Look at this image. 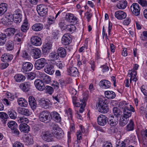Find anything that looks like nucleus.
Instances as JSON below:
<instances>
[{"mask_svg":"<svg viewBox=\"0 0 147 147\" xmlns=\"http://www.w3.org/2000/svg\"><path fill=\"white\" fill-rule=\"evenodd\" d=\"M66 28L68 31L71 32H74L76 29L75 26L73 24L68 25L67 26Z\"/></svg>","mask_w":147,"mask_h":147,"instance_id":"54","label":"nucleus"},{"mask_svg":"<svg viewBox=\"0 0 147 147\" xmlns=\"http://www.w3.org/2000/svg\"><path fill=\"white\" fill-rule=\"evenodd\" d=\"M127 2L125 0L119 1L117 4V7L118 9H125L127 5Z\"/></svg>","mask_w":147,"mask_h":147,"instance_id":"31","label":"nucleus"},{"mask_svg":"<svg viewBox=\"0 0 147 147\" xmlns=\"http://www.w3.org/2000/svg\"><path fill=\"white\" fill-rule=\"evenodd\" d=\"M44 71L47 74L50 75H53L55 72L54 66L52 64H47L44 69Z\"/></svg>","mask_w":147,"mask_h":147,"instance_id":"18","label":"nucleus"},{"mask_svg":"<svg viewBox=\"0 0 147 147\" xmlns=\"http://www.w3.org/2000/svg\"><path fill=\"white\" fill-rule=\"evenodd\" d=\"M51 133L54 136L59 140L63 138L64 136V132L63 130L56 124H54L53 126Z\"/></svg>","mask_w":147,"mask_h":147,"instance_id":"2","label":"nucleus"},{"mask_svg":"<svg viewBox=\"0 0 147 147\" xmlns=\"http://www.w3.org/2000/svg\"><path fill=\"white\" fill-rule=\"evenodd\" d=\"M5 16L9 21V22H12L13 21H14V15L9 13H6Z\"/></svg>","mask_w":147,"mask_h":147,"instance_id":"52","label":"nucleus"},{"mask_svg":"<svg viewBox=\"0 0 147 147\" xmlns=\"http://www.w3.org/2000/svg\"><path fill=\"white\" fill-rule=\"evenodd\" d=\"M34 84L36 88L39 91H42L45 89V86L41 79H37L36 80Z\"/></svg>","mask_w":147,"mask_h":147,"instance_id":"11","label":"nucleus"},{"mask_svg":"<svg viewBox=\"0 0 147 147\" xmlns=\"http://www.w3.org/2000/svg\"><path fill=\"white\" fill-rule=\"evenodd\" d=\"M57 51L59 57L64 58L67 55L66 50L64 48L62 47H59Z\"/></svg>","mask_w":147,"mask_h":147,"instance_id":"23","label":"nucleus"},{"mask_svg":"<svg viewBox=\"0 0 147 147\" xmlns=\"http://www.w3.org/2000/svg\"><path fill=\"white\" fill-rule=\"evenodd\" d=\"M5 32L6 36H12L15 33V30L13 28H8L5 30Z\"/></svg>","mask_w":147,"mask_h":147,"instance_id":"42","label":"nucleus"},{"mask_svg":"<svg viewBox=\"0 0 147 147\" xmlns=\"http://www.w3.org/2000/svg\"><path fill=\"white\" fill-rule=\"evenodd\" d=\"M106 97L109 99H112L115 98L116 96L114 92L112 91H106L105 92Z\"/></svg>","mask_w":147,"mask_h":147,"instance_id":"37","label":"nucleus"},{"mask_svg":"<svg viewBox=\"0 0 147 147\" xmlns=\"http://www.w3.org/2000/svg\"><path fill=\"white\" fill-rule=\"evenodd\" d=\"M13 58V56L12 55L5 54L2 56L1 59L3 62H9Z\"/></svg>","mask_w":147,"mask_h":147,"instance_id":"33","label":"nucleus"},{"mask_svg":"<svg viewBox=\"0 0 147 147\" xmlns=\"http://www.w3.org/2000/svg\"><path fill=\"white\" fill-rule=\"evenodd\" d=\"M70 35L69 34H64L62 37L61 41L64 45H68L71 42V38L70 37Z\"/></svg>","mask_w":147,"mask_h":147,"instance_id":"14","label":"nucleus"},{"mask_svg":"<svg viewBox=\"0 0 147 147\" xmlns=\"http://www.w3.org/2000/svg\"><path fill=\"white\" fill-rule=\"evenodd\" d=\"M102 69V71L103 73L109 70L108 67L105 65H103L100 67Z\"/></svg>","mask_w":147,"mask_h":147,"instance_id":"63","label":"nucleus"},{"mask_svg":"<svg viewBox=\"0 0 147 147\" xmlns=\"http://www.w3.org/2000/svg\"><path fill=\"white\" fill-rule=\"evenodd\" d=\"M110 82L107 80H102L100 82V86L103 89H107L111 87Z\"/></svg>","mask_w":147,"mask_h":147,"instance_id":"26","label":"nucleus"},{"mask_svg":"<svg viewBox=\"0 0 147 147\" xmlns=\"http://www.w3.org/2000/svg\"><path fill=\"white\" fill-rule=\"evenodd\" d=\"M129 121V118L125 116H121L119 121V125L123 127L125 126L127 123Z\"/></svg>","mask_w":147,"mask_h":147,"instance_id":"35","label":"nucleus"},{"mask_svg":"<svg viewBox=\"0 0 147 147\" xmlns=\"http://www.w3.org/2000/svg\"><path fill=\"white\" fill-rule=\"evenodd\" d=\"M9 22V21L8 20L6 17L5 16H3V18L1 19L0 21V24L2 23V24L4 25H7Z\"/></svg>","mask_w":147,"mask_h":147,"instance_id":"58","label":"nucleus"},{"mask_svg":"<svg viewBox=\"0 0 147 147\" xmlns=\"http://www.w3.org/2000/svg\"><path fill=\"white\" fill-rule=\"evenodd\" d=\"M115 17L119 20H122L125 18L126 17V13L122 11H117L115 13Z\"/></svg>","mask_w":147,"mask_h":147,"instance_id":"24","label":"nucleus"},{"mask_svg":"<svg viewBox=\"0 0 147 147\" xmlns=\"http://www.w3.org/2000/svg\"><path fill=\"white\" fill-rule=\"evenodd\" d=\"M14 78L15 81L18 83L23 82L26 78L24 76L20 74H16Z\"/></svg>","mask_w":147,"mask_h":147,"instance_id":"25","label":"nucleus"},{"mask_svg":"<svg viewBox=\"0 0 147 147\" xmlns=\"http://www.w3.org/2000/svg\"><path fill=\"white\" fill-rule=\"evenodd\" d=\"M52 46V45L49 43H46L43 46L42 49V51L46 53L48 52L49 50L51 49Z\"/></svg>","mask_w":147,"mask_h":147,"instance_id":"47","label":"nucleus"},{"mask_svg":"<svg viewBox=\"0 0 147 147\" xmlns=\"http://www.w3.org/2000/svg\"><path fill=\"white\" fill-rule=\"evenodd\" d=\"M33 67V65L30 62H24L22 65V71L23 72L26 73L30 71L32 69Z\"/></svg>","mask_w":147,"mask_h":147,"instance_id":"10","label":"nucleus"},{"mask_svg":"<svg viewBox=\"0 0 147 147\" xmlns=\"http://www.w3.org/2000/svg\"><path fill=\"white\" fill-rule=\"evenodd\" d=\"M7 97L10 100L12 101L14 99V96L11 93L9 92L6 95Z\"/></svg>","mask_w":147,"mask_h":147,"instance_id":"64","label":"nucleus"},{"mask_svg":"<svg viewBox=\"0 0 147 147\" xmlns=\"http://www.w3.org/2000/svg\"><path fill=\"white\" fill-rule=\"evenodd\" d=\"M139 111L141 114L143 115L145 114H146L147 113V109L146 108H145L143 107H141L139 110Z\"/></svg>","mask_w":147,"mask_h":147,"instance_id":"62","label":"nucleus"},{"mask_svg":"<svg viewBox=\"0 0 147 147\" xmlns=\"http://www.w3.org/2000/svg\"><path fill=\"white\" fill-rule=\"evenodd\" d=\"M118 119L117 117H111L107 120L108 124L111 126H115L118 123Z\"/></svg>","mask_w":147,"mask_h":147,"instance_id":"30","label":"nucleus"},{"mask_svg":"<svg viewBox=\"0 0 147 147\" xmlns=\"http://www.w3.org/2000/svg\"><path fill=\"white\" fill-rule=\"evenodd\" d=\"M19 105L22 107H26L28 105V102L24 98H21L18 100Z\"/></svg>","mask_w":147,"mask_h":147,"instance_id":"40","label":"nucleus"},{"mask_svg":"<svg viewBox=\"0 0 147 147\" xmlns=\"http://www.w3.org/2000/svg\"><path fill=\"white\" fill-rule=\"evenodd\" d=\"M107 100L100 98L96 104V108L98 111L102 113H107L109 110V107L106 103Z\"/></svg>","mask_w":147,"mask_h":147,"instance_id":"1","label":"nucleus"},{"mask_svg":"<svg viewBox=\"0 0 147 147\" xmlns=\"http://www.w3.org/2000/svg\"><path fill=\"white\" fill-rule=\"evenodd\" d=\"M65 18L67 21L70 22H74L77 20L76 17L74 16L72 14L70 13H68L66 15Z\"/></svg>","mask_w":147,"mask_h":147,"instance_id":"36","label":"nucleus"},{"mask_svg":"<svg viewBox=\"0 0 147 147\" xmlns=\"http://www.w3.org/2000/svg\"><path fill=\"white\" fill-rule=\"evenodd\" d=\"M7 49L8 51L12 50L14 48V45L13 42L11 41H8L6 44Z\"/></svg>","mask_w":147,"mask_h":147,"instance_id":"44","label":"nucleus"},{"mask_svg":"<svg viewBox=\"0 0 147 147\" xmlns=\"http://www.w3.org/2000/svg\"><path fill=\"white\" fill-rule=\"evenodd\" d=\"M39 105L45 109L49 108L51 105V102L48 99L42 98L39 101Z\"/></svg>","mask_w":147,"mask_h":147,"instance_id":"20","label":"nucleus"},{"mask_svg":"<svg viewBox=\"0 0 147 147\" xmlns=\"http://www.w3.org/2000/svg\"><path fill=\"white\" fill-rule=\"evenodd\" d=\"M18 113L23 115L29 116L32 114V112L30 109L19 107L18 108Z\"/></svg>","mask_w":147,"mask_h":147,"instance_id":"15","label":"nucleus"},{"mask_svg":"<svg viewBox=\"0 0 147 147\" xmlns=\"http://www.w3.org/2000/svg\"><path fill=\"white\" fill-rule=\"evenodd\" d=\"M49 58L51 60L54 61L58 59L59 57L57 53L54 52L50 54Z\"/></svg>","mask_w":147,"mask_h":147,"instance_id":"49","label":"nucleus"},{"mask_svg":"<svg viewBox=\"0 0 147 147\" xmlns=\"http://www.w3.org/2000/svg\"><path fill=\"white\" fill-rule=\"evenodd\" d=\"M42 139L45 141L49 142L52 141L53 138L51 135L48 132L44 131L41 134Z\"/></svg>","mask_w":147,"mask_h":147,"instance_id":"19","label":"nucleus"},{"mask_svg":"<svg viewBox=\"0 0 147 147\" xmlns=\"http://www.w3.org/2000/svg\"><path fill=\"white\" fill-rule=\"evenodd\" d=\"M77 140L75 142V143L76 144H80L81 142V140L82 139V135L80 130L78 131L76 133Z\"/></svg>","mask_w":147,"mask_h":147,"instance_id":"45","label":"nucleus"},{"mask_svg":"<svg viewBox=\"0 0 147 147\" xmlns=\"http://www.w3.org/2000/svg\"><path fill=\"white\" fill-rule=\"evenodd\" d=\"M33 56L34 59H37L40 58L41 55V50L38 48H35L32 50Z\"/></svg>","mask_w":147,"mask_h":147,"instance_id":"27","label":"nucleus"},{"mask_svg":"<svg viewBox=\"0 0 147 147\" xmlns=\"http://www.w3.org/2000/svg\"><path fill=\"white\" fill-rule=\"evenodd\" d=\"M113 112L115 115L116 116L115 117H117L121 115L122 113L119 109L117 107H114L113 109Z\"/></svg>","mask_w":147,"mask_h":147,"instance_id":"48","label":"nucleus"},{"mask_svg":"<svg viewBox=\"0 0 147 147\" xmlns=\"http://www.w3.org/2000/svg\"><path fill=\"white\" fill-rule=\"evenodd\" d=\"M129 106L130 109L129 107H128L125 108V109H123V116L128 118L131 116V112H134L135 111V109L131 105H130Z\"/></svg>","mask_w":147,"mask_h":147,"instance_id":"17","label":"nucleus"},{"mask_svg":"<svg viewBox=\"0 0 147 147\" xmlns=\"http://www.w3.org/2000/svg\"><path fill=\"white\" fill-rule=\"evenodd\" d=\"M142 33L143 34L140 36V38L143 41H147V31H144Z\"/></svg>","mask_w":147,"mask_h":147,"instance_id":"55","label":"nucleus"},{"mask_svg":"<svg viewBox=\"0 0 147 147\" xmlns=\"http://www.w3.org/2000/svg\"><path fill=\"white\" fill-rule=\"evenodd\" d=\"M31 84L29 82H26L20 84L19 86V88L24 92H26L30 90Z\"/></svg>","mask_w":147,"mask_h":147,"instance_id":"8","label":"nucleus"},{"mask_svg":"<svg viewBox=\"0 0 147 147\" xmlns=\"http://www.w3.org/2000/svg\"><path fill=\"white\" fill-rule=\"evenodd\" d=\"M21 56L22 57L25 59H29L30 57V55L28 54L26 51L25 50L22 51Z\"/></svg>","mask_w":147,"mask_h":147,"instance_id":"56","label":"nucleus"},{"mask_svg":"<svg viewBox=\"0 0 147 147\" xmlns=\"http://www.w3.org/2000/svg\"><path fill=\"white\" fill-rule=\"evenodd\" d=\"M7 114L11 119H15L17 117V113L12 109H9L8 110Z\"/></svg>","mask_w":147,"mask_h":147,"instance_id":"39","label":"nucleus"},{"mask_svg":"<svg viewBox=\"0 0 147 147\" xmlns=\"http://www.w3.org/2000/svg\"><path fill=\"white\" fill-rule=\"evenodd\" d=\"M31 44L35 46H40L42 44V41L40 38L38 36H33L30 38Z\"/></svg>","mask_w":147,"mask_h":147,"instance_id":"12","label":"nucleus"},{"mask_svg":"<svg viewBox=\"0 0 147 147\" xmlns=\"http://www.w3.org/2000/svg\"><path fill=\"white\" fill-rule=\"evenodd\" d=\"M19 128L21 132L24 133L28 132L30 131V127L26 123H22L20 124L19 126Z\"/></svg>","mask_w":147,"mask_h":147,"instance_id":"29","label":"nucleus"},{"mask_svg":"<svg viewBox=\"0 0 147 147\" xmlns=\"http://www.w3.org/2000/svg\"><path fill=\"white\" fill-rule=\"evenodd\" d=\"M6 35L5 34L1 33L0 34V45H4L6 40Z\"/></svg>","mask_w":147,"mask_h":147,"instance_id":"43","label":"nucleus"},{"mask_svg":"<svg viewBox=\"0 0 147 147\" xmlns=\"http://www.w3.org/2000/svg\"><path fill=\"white\" fill-rule=\"evenodd\" d=\"M67 71L68 75L74 77L77 76L78 74L77 68L73 66L69 67L67 69Z\"/></svg>","mask_w":147,"mask_h":147,"instance_id":"13","label":"nucleus"},{"mask_svg":"<svg viewBox=\"0 0 147 147\" xmlns=\"http://www.w3.org/2000/svg\"><path fill=\"white\" fill-rule=\"evenodd\" d=\"M126 144L123 141L120 142V141L117 142L116 147H125Z\"/></svg>","mask_w":147,"mask_h":147,"instance_id":"61","label":"nucleus"},{"mask_svg":"<svg viewBox=\"0 0 147 147\" xmlns=\"http://www.w3.org/2000/svg\"><path fill=\"white\" fill-rule=\"evenodd\" d=\"M36 10L39 14L41 16L46 15L48 11L47 7L44 5H41L37 6Z\"/></svg>","mask_w":147,"mask_h":147,"instance_id":"6","label":"nucleus"},{"mask_svg":"<svg viewBox=\"0 0 147 147\" xmlns=\"http://www.w3.org/2000/svg\"><path fill=\"white\" fill-rule=\"evenodd\" d=\"M27 76V79L32 80L36 77V74L33 72H30L28 74Z\"/></svg>","mask_w":147,"mask_h":147,"instance_id":"57","label":"nucleus"},{"mask_svg":"<svg viewBox=\"0 0 147 147\" xmlns=\"http://www.w3.org/2000/svg\"><path fill=\"white\" fill-rule=\"evenodd\" d=\"M14 22L16 23H20L22 20V14L21 11L17 9L13 13Z\"/></svg>","mask_w":147,"mask_h":147,"instance_id":"5","label":"nucleus"},{"mask_svg":"<svg viewBox=\"0 0 147 147\" xmlns=\"http://www.w3.org/2000/svg\"><path fill=\"white\" fill-rule=\"evenodd\" d=\"M88 99V97L87 96L83 97V98L80 99V102H81V106L80 108L79 112L82 113L84 110V108L86 105V102Z\"/></svg>","mask_w":147,"mask_h":147,"instance_id":"28","label":"nucleus"},{"mask_svg":"<svg viewBox=\"0 0 147 147\" xmlns=\"http://www.w3.org/2000/svg\"><path fill=\"white\" fill-rule=\"evenodd\" d=\"M40 78L43 83L48 84L51 82V77L44 73L40 74Z\"/></svg>","mask_w":147,"mask_h":147,"instance_id":"22","label":"nucleus"},{"mask_svg":"<svg viewBox=\"0 0 147 147\" xmlns=\"http://www.w3.org/2000/svg\"><path fill=\"white\" fill-rule=\"evenodd\" d=\"M134 123L132 120H130L129 123L126 127V130L128 131H133L134 129Z\"/></svg>","mask_w":147,"mask_h":147,"instance_id":"41","label":"nucleus"},{"mask_svg":"<svg viewBox=\"0 0 147 147\" xmlns=\"http://www.w3.org/2000/svg\"><path fill=\"white\" fill-rule=\"evenodd\" d=\"M128 105V104L125 101H123L119 103V107L120 108L122 109L123 110L125 109V108L128 107L127 106Z\"/></svg>","mask_w":147,"mask_h":147,"instance_id":"50","label":"nucleus"},{"mask_svg":"<svg viewBox=\"0 0 147 147\" xmlns=\"http://www.w3.org/2000/svg\"><path fill=\"white\" fill-rule=\"evenodd\" d=\"M107 118L105 115L101 114L97 118V121L99 125L101 126H104L107 123Z\"/></svg>","mask_w":147,"mask_h":147,"instance_id":"7","label":"nucleus"},{"mask_svg":"<svg viewBox=\"0 0 147 147\" xmlns=\"http://www.w3.org/2000/svg\"><path fill=\"white\" fill-rule=\"evenodd\" d=\"M29 28V26L22 25L21 26V30L23 32L26 33Z\"/></svg>","mask_w":147,"mask_h":147,"instance_id":"59","label":"nucleus"},{"mask_svg":"<svg viewBox=\"0 0 147 147\" xmlns=\"http://www.w3.org/2000/svg\"><path fill=\"white\" fill-rule=\"evenodd\" d=\"M47 63V60L45 58H42L35 61L34 66L37 69L40 70L44 67Z\"/></svg>","mask_w":147,"mask_h":147,"instance_id":"4","label":"nucleus"},{"mask_svg":"<svg viewBox=\"0 0 147 147\" xmlns=\"http://www.w3.org/2000/svg\"><path fill=\"white\" fill-rule=\"evenodd\" d=\"M7 5L5 3H2L0 4V16L5 13L7 11Z\"/></svg>","mask_w":147,"mask_h":147,"instance_id":"34","label":"nucleus"},{"mask_svg":"<svg viewBox=\"0 0 147 147\" xmlns=\"http://www.w3.org/2000/svg\"><path fill=\"white\" fill-rule=\"evenodd\" d=\"M51 119H52L57 123H60L61 121V118L59 114L56 111H53L51 113Z\"/></svg>","mask_w":147,"mask_h":147,"instance_id":"16","label":"nucleus"},{"mask_svg":"<svg viewBox=\"0 0 147 147\" xmlns=\"http://www.w3.org/2000/svg\"><path fill=\"white\" fill-rule=\"evenodd\" d=\"M24 140L27 145L32 144L33 142V140L31 137H26L25 138Z\"/></svg>","mask_w":147,"mask_h":147,"instance_id":"53","label":"nucleus"},{"mask_svg":"<svg viewBox=\"0 0 147 147\" xmlns=\"http://www.w3.org/2000/svg\"><path fill=\"white\" fill-rule=\"evenodd\" d=\"M28 102L31 109L33 111L35 110L37 107V105L34 97L33 96H30L28 98Z\"/></svg>","mask_w":147,"mask_h":147,"instance_id":"21","label":"nucleus"},{"mask_svg":"<svg viewBox=\"0 0 147 147\" xmlns=\"http://www.w3.org/2000/svg\"><path fill=\"white\" fill-rule=\"evenodd\" d=\"M43 28V25L42 23H37L34 24L32 27V30L36 32L41 31Z\"/></svg>","mask_w":147,"mask_h":147,"instance_id":"32","label":"nucleus"},{"mask_svg":"<svg viewBox=\"0 0 147 147\" xmlns=\"http://www.w3.org/2000/svg\"><path fill=\"white\" fill-rule=\"evenodd\" d=\"M7 125L9 128L11 129L14 128L15 127H18V125L17 123L14 121H9L7 123Z\"/></svg>","mask_w":147,"mask_h":147,"instance_id":"46","label":"nucleus"},{"mask_svg":"<svg viewBox=\"0 0 147 147\" xmlns=\"http://www.w3.org/2000/svg\"><path fill=\"white\" fill-rule=\"evenodd\" d=\"M12 133L14 134L15 136H18L20 134V132L18 129V127H15L11 130Z\"/></svg>","mask_w":147,"mask_h":147,"instance_id":"60","label":"nucleus"},{"mask_svg":"<svg viewBox=\"0 0 147 147\" xmlns=\"http://www.w3.org/2000/svg\"><path fill=\"white\" fill-rule=\"evenodd\" d=\"M45 91L47 93L50 95L52 94L54 92L53 88L51 86H47L45 87Z\"/></svg>","mask_w":147,"mask_h":147,"instance_id":"51","label":"nucleus"},{"mask_svg":"<svg viewBox=\"0 0 147 147\" xmlns=\"http://www.w3.org/2000/svg\"><path fill=\"white\" fill-rule=\"evenodd\" d=\"M131 9L133 13L136 16H138L140 13V7L137 3H134L131 6Z\"/></svg>","mask_w":147,"mask_h":147,"instance_id":"9","label":"nucleus"},{"mask_svg":"<svg viewBox=\"0 0 147 147\" xmlns=\"http://www.w3.org/2000/svg\"><path fill=\"white\" fill-rule=\"evenodd\" d=\"M51 113L47 111H44L40 112L39 115V118L41 121L47 123L51 121Z\"/></svg>","mask_w":147,"mask_h":147,"instance_id":"3","label":"nucleus"},{"mask_svg":"<svg viewBox=\"0 0 147 147\" xmlns=\"http://www.w3.org/2000/svg\"><path fill=\"white\" fill-rule=\"evenodd\" d=\"M0 118L1 121L4 124H5L7 121V119L8 118V115L6 113L4 112H0Z\"/></svg>","mask_w":147,"mask_h":147,"instance_id":"38","label":"nucleus"}]
</instances>
